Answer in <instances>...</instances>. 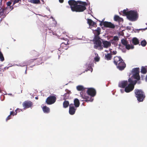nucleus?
Returning a JSON list of instances; mask_svg holds the SVG:
<instances>
[{
    "label": "nucleus",
    "mask_w": 147,
    "mask_h": 147,
    "mask_svg": "<svg viewBox=\"0 0 147 147\" xmlns=\"http://www.w3.org/2000/svg\"><path fill=\"white\" fill-rule=\"evenodd\" d=\"M132 43L134 45H138L139 43V40L136 38L134 37L132 39Z\"/></svg>",
    "instance_id": "nucleus-21"
},
{
    "label": "nucleus",
    "mask_w": 147,
    "mask_h": 147,
    "mask_svg": "<svg viewBox=\"0 0 147 147\" xmlns=\"http://www.w3.org/2000/svg\"><path fill=\"white\" fill-rule=\"evenodd\" d=\"M146 25H147V23L146 24Z\"/></svg>",
    "instance_id": "nucleus-61"
},
{
    "label": "nucleus",
    "mask_w": 147,
    "mask_h": 147,
    "mask_svg": "<svg viewBox=\"0 0 147 147\" xmlns=\"http://www.w3.org/2000/svg\"><path fill=\"white\" fill-rule=\"evenodd\" d=\"M36 59H36H34V60H35V59Z\"/></svg>",
    "instance_id": "nucleus-57"
},
{
    "label": "nucleus",
    "mask_w": 147,
    "mask_h": 147,
    "mask_svg": "<svg viewBox=\"0 0 147 147\" xmlns=\"http://www.w3.org/2000/svg\"><path fill=\"white\" fill-rule=\"evenodd\" d=\"M128 11H127V10L124 9L123 10L122 12L123 15L126 16L127 17L128 14Z\"/></svg>",
    "instance_id": "nucleus-36"
},
{
    "label": "nucleus",
    "mask_w": 147,
    "mask_h": 147,
    "mask_svg": "<svg viewBox=\"0 0 147 147\" xmlns=\"http://www.w3.org/2000/svg\"><path fill=\"white\" fill-rule=\"evenodd\" d=\"M10 115H13V116H14L15 115L14 113V111H11L10 112Z\"/></svg>",
    "instance_id": "nucleus-45"
},
{
    "label": "nucleus",
    "mask_w": 147,
    "mask_h": 147,
    "mask_svg": "<svg viewBox=\"0 0 147 147\" xmlns=\"http://www.w3.org/2000/svg\"><path fill=\"white\" fill-rule=\"evenodd\" d=\"M19 110V109L18 108L14 112V113L15 115H16L17 114V113L18 112V110Z\"/></svg>",
    "instance_id": "nucleus-44"
},
{
    "label": "nucleus",
    "mask_w": 147,
    "mask_h": 147,
    "mask_svg": "<svg viewBox=\"0 0 147 147\" xmlns=\"http://www.w3.org/2000/svg\"><path fill=\"white\" fill-rule=\"evenodd\" d=\"M128 82L129 84L125 88V91L126 92H129L133 90L134 87V85L137 83L136 80H133L131 78L128 79Z\"/></svg>",
    "instance_id": "nucleus-5"
},
{
    "label": "nucleus",
    "mask_w": 147,
    "mask_h": 147,
    "mask_svg": "<svg viewBox=\"0 0 147 147\" xmlns=\"http://www.w3.org/2000/svg\"><path fill=\"white\" fill-rule=\"evenodd\" d=\"M5 9L0 7V16H2L4 14L5 10H6Z\"/></svg>",
    "instance_id": "nucleus-35"
},
{
    "label": "nucleus",
    "mask_w": 147,
    "mask_h": 147,
    "mask_svg": "<svg viewBox=\"0 0 147 147\" xmlns=\"http://www.w3.org/2000/svg\"><path fill=\"white\" fill-rule=\"evenodd\" d=\"M99 21L100 22V26H102L103 25L104 26V22H103V21Z\"/></svg>",
    "instance_id": "nucleus-46"
},
{
    "label": "nucleus",
    "mask_w": 147,
    "mask_h": 147,
    "mask_svg": "<svg viewBox=\"0 0 147 147\" xmlns=\"http://www.w3.org/2000/svg\"><path fill=\"white\" fill-rule=\"evenodd\" d=\"M11 1L13 2V5L16 3L19 2V1H21V0H11Z\"/></svg>",
    "instance_id": "nucleus-37"
},
{
    "label": "nucleus",
    "mask_w": 147,
    "mask_h": 147,
    "mask_svg": "<svg viewBox=\"0 0 147 147\" xmlns=\"http://www.w3.org/2000/svg\"><path fill=\"white\" fill-rule=\"evenodd\" d=\"M10 110H11V109H10Z\"/></svg>",
    "instance_id": "nucleus-58"
},
{
    "label": "nucleus",
    "mask_w": 147,
    "mask_h": 147,
    "mask_svg": "<svg viewBox=\"0 0 147 147\" xmlns=\"http://www.w3.org/2000/svg\"><path fill=\"white\" fill-rule=\"evenodd\" d=\"M146 29H147V28H144V30H146Z\"/></svg>",
    "instance_id": "nucleus-55"
},
{
    "label": "nucleus",
    "mask_w": 147,
    "mask_h": 147,
    "mask_svg": "<svg viewBox=\"0 0 147 147\" xmlns=\"http://www.w3.org/2000/svg\"><path fill=\"white\" fill-rule=\"evenodd\" d=\"M11 115H9L8 116V117H7V118L6 119V121H7L8 120H9L11 118Z\"/></svg>",
    "instance_id": "nucleus-43"
},
{
    "label": "nucleus",
    "mask_w": 147,
    "mask_h": 147,
    "mask_svg": "<svg viewBox=\"0 0 147 147\" xmlns=\"http://www.w3.org/2000/svg\"><path fill=\"white\" fill-rule=\"evenodd\" d=\"M119 40V38L117 36H114L113 39V40L114 41H118Z\"/></svg>",
    "instance_id": "nucleus-39"
},
{
    "label": "nucleus",
    "mask_w": 147,
    "mask_h": 147,
    "mask_svg": "<svg viewBox=\"0 0 147 147\" xmlns=\"http://www.w3.org/2000/svg\"><path fill=\"white\" fill-rule=\"evenodd\" d=\"M56 99V97L54 96H50L47 98L46 102L48 105H51L55 102Z\"/></svg>",
    "instance_id": "nucleus-8"
},
{
    "label": "nucleus",
    "mask_w": 147,
    "mask_h": 147,
    "mask_svg": "<svg viewBox=\"0 0 147 147\" xmlns=\"http://www.w3.org/2000/svg\"><path fill=\"white\" fill-rule=\"evenodd\" d=\"M125 46L127 50H129L130 49H133L134 48V46L132 45H130L129 44H127Z\"/></svg>",
    "instance_id": "nucleus-31"
},
{
    "label": "nucleus",
    "mask_w": 147,
    "mask_h": 147,
    "mask_svg": "<svg viewBox=\"0 0 147 147\" xmlns=\"http://www.w3.org/2000/svg\"><path fill=\"white\" fill-rule=\"evenodd\" d=\"M104 26L107 28H114L115 26L114 24L111 22L105 21L104 22Z\"/></svg>",
    "instance_id": "nucleus-12"
},
{
    "label": "nucleus",
    "mask_w": 147,
    "mask_h": 147,
    "mask_svg": "<svg viewBox=\"0 0 147 147\" xmlns=\"http://www.w3.org/2000/svg\"><path fill=\"white\" fill-rule=\"evenodd\" d=\"M147 69L144 67H142L141 70V72L143 74H146L147 73Z\"/></svg>",
    "instance_id": "nucleus-30"
},
{
    "label": "nucleus",
    "mask_w": 147,
    "mask_h": 147,
    "mask_svg": "<svg viewBox=\"0 0 147 147\" xmlns=\"http://www.w3.org/2000/svg\"><path fill=\"white\" fill-rule=\"evenodd\" d=\"M77 109V108L75 107L73 104H71L69 106V113L71 115H74Z\"/></svg>",
    "instance_id": "nucleus-10"
},
{
    "label": "nucleus",
    "mask_w": 147,
    "mask_h": 147,
    "mask_svg": "<svg viewBox=\"0 0 147 147\" xmlns=\"http://www.w3.org/2000/svg\"><path fill=\"white\" fill-rule=\"evenodd\" d=\"M102 40V43L103 45V47L104 48H107L111 46V43L110 41H108L107 40Z\"/></svg>",
    "instance_id": "nucleus-14"
},
{
    "label": "nucleus",
    "mask_w": 147,
    "mask_h": 147,
    "mask_svg": "<svg viewBox=\"0 0 147 147\" xmlns=\"http://www.w3.org/2000/svg\"><path fill=\"white\" fill-rule=\"evenodd\" d=\"M111 43L112 44H114V43H115V42L114 41V40H111Z\"/></svg>",
    "instance_id": "nucleus-47"
},
{
    "label": "nucleus",
    "mask_w": 147,
    "mask_h": 147,
    "mask_svg": "<svg viewBox=\"0 0 147 147\" xmlns=\"http://www.w3.org/2000/svg\"><path fill=\"white\" fill-rule=\"evenodd\" d=\"M65 91L66 92L63 95V99L64 100L69 99V94L71 93L70 91L67 89L65 90Z\"/></svg>",
    "instance_id": "nucleus-13"
},
{
    "label": "nucleus",
    "mask_w": 147,
    "mask_h": 147,
    "mask_svg": "<svg viewBox=\"0 0 147 147\" xmlns=\"http://www.w3.org/2000/svg\"><path fill=\"white\" fill-rule=\"evenodd\" d=\"M100 37H94L93 41L94 44V48L95 49H98L99 50H101L103 49V47L102 45V42L100 40Z\"/></svg>",
    "instance_id": "nucleus-6"
},
{
    "label": "nucleus",
    "mask_w": 147,
    "mask_h": 147,
    "mask_svg": "<svg viewBox=\"0 0 147 147\" xmlns=\"http://www.w3.org/2000/svg\"><path fill=\"white\" fill-rule=\"evenodd\" d=\"M114 19L115 21L118 22L119 23H122L123 21V18L117 15L114 16Z\"/></svg>",
    "instance_id": "nucleus-15"
},
{
    "label": "nucleus",
    "mask_w": 147,
    "mask_h": 147,
    "mask_svg": "<svg viewBox=\"0 0 147 147\" xmlns=\"http://www.w3.org/2000/svg\"><path fill=\"white\" fill-rule=\"evenodd\" d=\"M69 102L68 101L65 100L63 103V107L64 108L67 107L69 105Z\"/></svg>",
    "instance_id": "nucleus-26"
},
{
    "label": "nucleus",
    "mask_w": 147,
    "mask_h": 147,
    "mask_svg": "<svg viewBox=\"0 0 147 147\" xmlns=\"http://www.w3.org/2000/svg\"><path fill=\"white\" fill-rule=\"evenodd\" d=\"M20 110H21V109H19V110H18V112H20Z\"/></svg>",
    "instance_id": "nucleus-54"
},
{
    "label": "nucleus",
    "mask_w": 147,
    "mask_h": 147,
    "mask_svg": "<svg viewBox=\"0 0 147 147\" xmlns=\"http://www.w3.org/2000/svg\"><path fill=\"white\" fill-rule=\"evenodd\" d=\"M138 17V14L137 11L135 10H130L128 11L127 18L129 21H136Z\"/></svg>",
    "instance_id": "nucleus-3"
},
{
    "label": "nucleus",
    "mask_w": 147,
    "mask_h": 147,
    "mask_svg": "<svg viewBox=\"0 0 147 147\" xmlns=\"http://www.w3.org/2000/svg\"><path fill=\"white\" fill-rule=\"evenodd\" d=\"M31 54L33 55H38V53L35 51H33L31 52Z\"/></svg>",
    "instance_id": "nucleus-38"
},
{
    "label": "nucleus",
    "mask_w": 147,
    "mask_h": 147,
    "mask_svg": "<svg viewBox=\"0 0 147 147\" xmlns=\"http://www.w3.org/2000/svg\"><path fill=\"white\" fill-rule=\"evenodd\" d=\"M143 30H144V29H143Z\"/></svg>",
    "instance_id": "nucleus-60"
},
{
    "label": "nucleus",
    "mask_w": 147,
    "mask_h": 147,
    "mask_svg": "<svg viewBox=\"0 0 147 147\" xmlns=\"http://www.w3.org/2000/svg\"><path fill=\"white\" fill-rule=\"evenodd\" d=\"M87 23L90 26H92L94 27L97 26L96 24L90 19H87Z\"/></svg>",
    "instance_id": "nucleus-19"
},
{
    "label": "nucleus",
    "mask_w": 147,
    "mask_h": 147,
    "mask_svg": "<svg viewBox=\"0 0 147 147\" xmlns=\"http://www.w3.org/2000/svg\"><path fill=\"white\" fill-rule=\"evenodd\" d=\"M100 58L98 56L94 58V60L96 62L100 60Z\"/></svg>",
    "instance_id": "nucleus-40"
},
{
    "label": "nucleus",
    "mask_w": 147,
    "mask_h": 147,
    "mask_svg": "<svg viewBox=\"0 0 147 147\" xmlns=\"http://www.w3.org/2000/svg\"><path fill=\"white\" fill-rule=\"evenodd\" d=\"M87 93L88 95L90 96V97H94L95 96L96 94V91L95 90L92 88H90L88 89Z\"/></svg>",
    "instance_id": "nucleus-9"
},
{
    "label": "nucleus",
    "mask_w": 147,
    "mask_h": 147,
    "mask_svg": "<svg viewBox=\"0 0 147 147\" xmlns=\"http://www.w3.org/2000/svg\"><path fill=\"white\" fill-rule=\"evenodd\" d=\"M59 2L60 3H63L64 1L63 0H59Z\"/></svg>",
    "instance_id": "nucleus-48"
},
{
    "label": "nucleus",
    "mask_w": 147,
    "mask_h": 147,
    "mask_svg": "<svg viewBox=\"0 0 147 147\" xmlns=\"http://www.w3.org/2000/svg\"><path fill=\"white\" fill-rule=\"evenodd\" d=\"M35 98L37 100V99H38V97H35Z\"/></svg>",
    "instance_id": "nucleus-52"
},
{
    "label": "nucleus",
    "mask_w": 147,
    "mask_h": 147,
    "mask_svg": "<svg viewBox=\"0 0 147 147\" xmlns=\"http://www.w3.org/2000/svg\"><path fill=\"white\" fill-rule=\"evenodd\" d=\"M145 80L146 82H147V75H146L145 78Z\"/></svg>",
    "instance_id": "nucleus-50"
},
{
    "label": "nucleus",
    "mask_w": 147,
    "mask_h": 147,
    "mask_svg": "<svg viewBox=\"0 0 147 147\" xmlns=\"http://www.w3.org/2000/svg\"><path fill=\"white\" fill-rule=\"evenodd\" d=\"M11 4V1H10L8 2L7 3V5L8 6H9V7H6L5 8V10L8 9V11H10L12 10L13 9V7L10 6Z\"/></svg>",
    "instance_id": "nucleus-24"
},
{
    "label": "nucleus",
    "mask_w": 147,
    "mask_h": 147,
    "mask_svg": "<svg viewBox=\"0 0 147 147\" xmlns=\"http://www.w3.org/2000/svg\"><path fill=\"white\" fill-rule=\"evenodd\" d=\"M80 97L82 98L80 100V101L88 102L89 101L92 102L93 100V98H91V97H90L88 95H87L86 94H84L82 92L80 93Z\"/></svg>",
    "instance_id": "nucleus-7"
},
{
    "label": "nucleus",
    "mask_w": 147,
    "mask_h": 147,
    "mask_svg": "<svg viewBox=\"0 0 147 147\" xmlns=\"http://www.w3.org/2000/svg\"><path fill=\"white\" fill-rule=\"evenodd\" d=\"M121 43L124 46H125L128 43V42L125 40L123 39L121 40Z\"/></svg>",
    "instance_id": "nucleus-32"
},
{
    "label": "nucleus",
    "mask_w": 147,
    "mask_h": 147,
    "mask_svg": "<svg viewBox=\"0 0 147 147\" xmlns=\"http://www.w3.org/2000/svg\"><path fill=\"white\" fill-rule=\"evenodd\" d=\"M74 107L76 108L78 107L80 105V102L79 99L77 98H75L74 101Z\"/></svg>",
    "instance_id": "nucleus-20"
},
{
    "label": "nucleus",
    "mask_w": 147,
    "mask_h": 147,
    "mask_svg": "<svg viewBox=\"0 0 147 147\" xmlns=\"http://www.w3.org/2000/svg\"><path fill=\"white\" fill-rule=\"evenodd\" d=\"M41 1L42 2V4H44V2L43 0H41Z\"/></svg>",
    "instance_id": "nucleus-51"
},
{
    "label": "nucleus",
    "mask_w": 147,
    "mask_h": 147,
    "mask_svg": "<svg viewBox=\"0 0 147 147\" xmlns=\"http://www.w3.org/2000/svg\"><path fill=\"white\" fill-rule=\"evenodd\" d=\"M134 93L138 101L141 102L143 101L145 97V95L142 90L138 89H135Z\"/></svg>",
    "instance_id": "nucleus-4"
},
{
    "label": "nucleus",
    "mask_w": 147,
    "mask_h": 147,
    "mask_svg": "<svg viewBox=\"0 0 147 147\" xmlns=\"http://www.w3.org/2000/svg\"><path fill=\"white\" fill-rule=\"evenodd\" d=\"M0 60L1 61H3L4 60V58L3 55L1 51V49H0Z\"/></svg>",
    "instance_id": "nucleus-33"
},
{
    "label": "nucleus",
    "mask_w": 147,
    "mask_h": 147,
    "mask_svg": "<svg viewBox=\"0 0 147 147\" xmlns=\"http://www.w3.org/2000/svg\"><path fill=\"white\" fill-rule=\"evenodd\" d=\"M52 33H53V35H54V32H52Z\"/></svg>",
    "instance_id": "nucleus-56"
},
{
    "label": "nucleus",
    "mask_w": 147,
    "mask_h": 147,
    "mask_svg": "<svg viewBox=\"0 0 147 147\" xmlns=\"http://www.w3.org/2000/svg\"><path fill=\"white\" fill-rule=\"evenodd\" d=\"M133 77L134 79H136L137 81H138L140 79V77L139 74H133Z\"/></svg>",
    "instance_id": "nucleus-28"
},
{
    "label": "nucleus",
    "mask_w": 147,
    "mask_h": 147,
    "mask_svg": "<svg viewBox=\"0 0 147 147\" xmlns=\"http://www.w3.org/2000/svg\"><path fill=\"white\" fill-rule=\"evenodd\" d=\"M68 3L71 11L76 12L84 11L86 9V6L87 5L86 2L80 1H76L74 0H69L68 1Z\"/></svg>",
    "instance_id": "nucleus-1"
},
{
    "label": "nucleus",
    "mask_w": 147,
    "mask_h": 147,
    "mask_svg": "<svg viewBox=\"0 0 147 147\" xmlns=\"http://www.w3.org/2000/svg\"><path fill=\"white\" fill-rule=\"evenodd\" d=\"M69 41H68L67 42H63L62 43L61 45V47L63 49L65 50L68 49L69 47L68 45H69V43H68Z\"/></svg>",
    "instance_id": "nucleus-18"
},
{
    "label": "nucleus",
    "mask_w": 147,
    "mask_h": 147,
    "mask_svg": "<svg viewBox=\"0 0 147 147\" xmlns=\"http://www.w3.org/2000/svg\"><path fill=\"white\" fill-rule=\"evenodd\" d=\"M128 84V82L127 81H123L119 83V86L122 88H124Z\"/></svg>",
    "instance_id": "nucleus-17"
},
{
    "label": "nucleus",
    "mask_w": 147,
    "mask_h": 147,
    "mask_svg": "<svg viewBox=\"0 0 147 147\" xmlns=\"http://www.w3.org/2000/svg\"><path fill=\"white\" fill-rule=\"evenodd\" d=\"M24 108L27 109L31 107L33 105L32 102L30 101H25L22 104Z\"/></svg>",
    "instance_id": "nucleus-11"
},
{
    "label": "nucleus",
    "mask_w": 147,
    "mask_h": 147,
    "mask_svg": "<svg viewBox=\"0 0 147 147\" xmlns=\"http://www.w3.org/2000/svg\"><path fill=\"white\" fill-rule=\"evenodd\" d=\"M42 109L44 112L45 113H48L50 112L49 108L46 106H44Z\"/></svg>",
    "instance_id": "nucleus-25"
},
{
    "label": "nucleus",
    "mask_w": 147,
    "mask_h": 147,
    "mask_svg": "<svg viewBox=\"0 0 147 147\" xmlns=\"http://www.w3.org/2000/svg\"><path fill=\"white\" fill-rule=\"evenodd\" d=\"M127 28H128V29H129V30H130V27H127Z\"/></svg>",
    "instance_id": "nucleus-53"
},
{
    "label": "nucleus",
    "mask_w": 147,
    "mask_h": 147,
    "mask_svg": "<svg viewBox=\"0 0 147 147\" xmlns=\"http://www.w3.org/2000/svg\"><path fill=\"white\" fill-rule=\"evenodd\" d=\"M147 44V42L146 40H144L142 41L140 43L141 45L143 47H145Z\"/></svg>",
    "instance_id": "nucleus-34"
},
{
    "label": "nucleus",
    "mask_w": 147,
    "mask_h": 147,
    "mask_svg": "<svg viewBox=\"0 0 147 147\" xmlns=\"http://www.w3.org/2000/svg\"><path fill=\"white\" fill-rule=\"evenodd\" d=\"M27 66H26V68H27Z\"/></svg>",
    "instance_id": "nucleus-59"
},
{
    "label": "nucleus",
    "mask_w": 147,
    "mask_h": 147,
    "mask_svg": "<svg viewBox=\"0 0 147 147\" xmlns=\"http://www.w3.org/2000/svg\"><path fill=\"white\" fill-rule=\"evenodd\" d=\"M20 66H21V67H23V66H25V65H23V64H22L20 65Z\"/></svg>",
    "instance_id": "nucleus-49"
},
{
    "label": "nucleus",
    "mask_w": 147,
    "mask_h": 147,
    "mask_svg": "<svg viewBox=\"0 0 147 147\" xmlns=\"http://www.w3.org/2000/svg\"><path fill=\"white\" fill-rule=\"evenodd\" d=\"M76 88L79 91H83L85 89V88H84V87L81 85H79L77 86L76 87Z\"/></svg>",
    "instance_id": "nucleus-29"
},
{
    "label": "nucleus",
    "mask_w": 147,
    "mask_h": 147,
    "mask_svg": "<svg viewBox=\"0 0 147 147\" xmlns=\"http://www.w3.org/2000/svg\"><path fill=\"white\" fill-rule=\"evenodd\" d=\"M30 2L32 3L35 4H40V0H30Z\"/></svg>",
    "instance_id": "nucleus-27"
},
{
    "label": "nucleus",
    "mask_w": 147,
    "mask_h": 147,
    "mask_svg": "<svg viewBox=\"0 0 147 147\" xmlns=\"http://www.w3.org/2000/svg\"><path fill=\"white\" fill-rule=\"evenodd\" d=\"M132 72L134 74H138L140 72V68L139 67L134 68L133 69Z\"/></svg>",
    "instance_id": "nucleus-23"
},
{
    "label": "nucleus",
    "mask_w": 147,
    "mask_h": 147,
    "mask_svg": "<svg viewBox=\"0 0 147 147\" xmlns=\"http://www.w3.org/2000/svg\"><path fill=\"white\" fill-rule=\"evenodd\" d=\"M105 59L107 60H111L112 58L111 54L110 53H108L105 54Z\"/></svg>",
    "instance_id": "nucleus-22"
},
{
    "label": "nucleus",
    "mask_w": 147,
    "mask_h": 147,
    "mask_svg": "<svg viewBox=\"0 0 147 147\" xmlns=\"http://www.w3.org/2000/svg\"><path fill=\"white\" fill-rule=\"evenodd\" d=\"M112 55H115L117 53V51H110V53Z\"/></svg>",
    "instance_id": "nucleus-41"
},
{
    "label": "nucleus",
    "mask_w": 147,
    "mask_h": 147,
    "mask_svg": "<svg viewBox=\"0 0 147 147\" xmlns=\"http://www.w3.org/2000/svg\"><path fill=\"white\" fill-rule=\"evenodd\" d=\"M114 63L120 70H123L126 67V64L120 57L115 56L114 58Z\"/></svg>",
    "instance_id": "nucleus-2"
},
{
    "label": "nucleus",
    "mask_w": 147,
    "mask_h": 147,
    "mask_svg": "<svg viewBox=\"0 0 147 147\" xmlns=\"http://www.w3.org/2000/svg\"><path fill=\"white\" fill-rule=\"evenodd\" d=\"M100 32L101 29L99 27H97L96 30H93V32L94 34V37H100L99 35L100 34Z\"/></svg>",
    "instance_id": "nucleus-16"
},
{
    "label": "nucleus",
    "mask_w": 147,
    "mask_h": 147,
    "mask_svg": "<svg viewBox=\"0 0 147 147\" xmlns=\"http://www.w3.org/2000/svg\"><path fill=\"white\" fill-rule=\"evenodd\" d=\"M11 75L13 78L15 79L16 78V77L13 72H12L11 73Z\"/></svg>",
    "instance_id": "nucleus-42"
}]
</instances>
